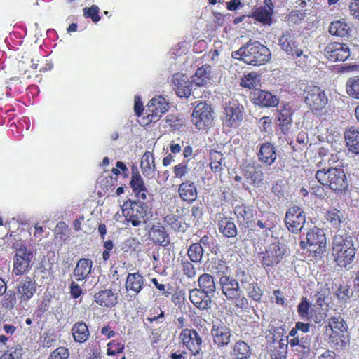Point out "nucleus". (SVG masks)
<instances>
[{
    "label": "nucleus",
    "instance_id": "obj_1",
    "mask_svg": "<svg viewBox=\"0 0 359 359\" xmlns=\"http://www.w3.org/2000/svg\"><path fill=\"white\" fill-rule=\"evenodd\" d=\"M332 255L334 261L340 267H346L355 255V248L350 234L339 229L334 236L332 242Z\"/></svg>",
    "mask_w": 359,
    "mask_h": 359
},
{
    "label": "nucleus",
    "instance_id": "obj_2",
    "mask_svg": "<svg viewBox=\"0 0 359 359\" xmlns=\"http://www.w3.org/2000/svg\"><path fill=\"white\" fill-rule=\"evenodd\" d=\"M232 57L241 60L246 64L259 66L269 61L271 52L266 46L259 41L250 40L237 51L233 52Z\"/></svg>",
    "mask_w": 359,
    "mask_h": 359
},
{
    "label": "nucleus",
    "instance_id": "obj_3",
    "mask_svg": "<svg viewBox=\"0 0 359 359\" xmlns=\"http://www.w3.org/2000/svg\"><path fill=\"white\" fill-rule=\"evenodd\" d=\"M15 255L13 257V266L12 276H21L27 274L32 269L34 259V252L29 250L23 241H17L13 244Z\"/></svg>",
    "mask_w": 359,
    "mask_h": 359
},
{
    "label": "nucleus",
    "instance_id": "obj_4",
    "mask_svg": "<svg viewBox=\"0 0 359 359\" xmlns=\"http://www.w3.org/2000/svg\"><path fill=\"white\" fill-rule=\"evenodd\" d=\"M219 285L222 294L230 302H233L236 307L242 310L249 308L248 299L243 294L239 283L231 276L219 278Z\"/></svg>",
    "mask_w": 359,
    "mask_h": 359
},
{
    "label": "nucleus",
    "instance_id": "obj_5",
    "mask_svg": "<svg viewBox=\"0 0 359 359\" xmlns=\"http://www.w3.org/2000/svg\"><path fill=\"white\" fill-rule=\"evenodd\" d=\"M316 178L321 184L328 186L334 191H341L348 185L344 170L338 167L320 169L316 173Z\"/></svg>",
    "mask_w": 359,
    "mask_h": 359
},
{
    "label": "nucleus",
    "instance_id": "obj_6",
    "mask_svg": "<svg viewBox=\"0 0 359 359\" xmlns=\"http://www.w3.org/2000/svg\"><path fill=\"white\" fill-rule=\"evenodd\" d=\"M122 213L126 222L133 226H138L146 222V219L150 213L147 203L137 201L128 200L124 202L122 206Z\"/></svg>",
    "mask_w": 359,
    "mask_h": 359
},
{
    "label": "nucleus",
    "instance_id": "obj_7",
    "mask_svg": "<svg viewBox=\"0 0 359 359\" xmlns=\"http://www.w3.org/2000/svg\"><path fill=\"white\" fill-rule=\"evenodd\" d=\"M298 36L292 30L283 32L278 39V43L281 49L287 55L293 57L299 66L306 65L308 60V55L298 48L297 39Z\"/></svg>",
    "mask_w": 359,
    "mask_h": 359
},
{
    "label": "nucleus",
    "instance_id": "obj_8",
    "mask_svg": "<svg viewBox=\"0 0 359 359\" xmlns=\"http://www.w3.org/2000/svg\"><path fill=\"white\" fill-rule=\"evenodd\" d=\"M210 336L217 348L227 347L231 341L232 330L226 320L217 319L212 321Z\"/></svg>",
    "mask_w": 359,
    "mask_h": 359
},
{
    "label": "nucleus",
    "instance_id": "obj_9",
    "mask_svg": "<svg viewBox=\"0 0 359 359\" xmlns=\"http://www.w3.org/2000/svg\"><path fill=\"white\" fill-rule=\"evenodd\" d=\"M289 339L283 336V330L276 328L272 337V341H269L268 348L273 359H285L287 353Z\"/></svg>",
    "mask_w": 359,
    "mask_h": 359
},
{
    "label": "nucleus",
    "instance_id": "obj_10",
    "mask_svg": "<svg viewBox=\"0 0 359 359\" xmlns=\"http://www.w3.org/2000/svg\"><path fill=\"white\" fill-rule=\"evenodd\" d=\"M183 347L189 350L192 355L198 357L201 353L202 338L198 332L194 329H184L179 337Z\"/></svg>",
    "mask_w": 359,
    "mask_h": 359
},
{
    "label": "nucleus",
    "instance_id": "obj_11",
    "mask_svg": "<svg viewBox=\"0 0 359 359\" xmlns=\"http://www.w3.org/2000/svg\"><path fill=\"white\" fill-rule=\"evenodd\" d=\"M285 249L279 243H273L268 246L265 252L260 253L261 264L267 269L276 266L283 259Z\"/></svg>",
    "mask_w": 359,
    "mask_h": 359
},
{
    "label": "nucleus",
    "instance_id": "obj_12",
    "mask_svg": "<svg viewBox=\"0 0 359 359\" xmlns=\"http://www.w3.org/2000/svg\"><path fill=\"white\" fill-rule=\"evenodd\" d=\"M306 215L299 206L290 208L285 216V223L287 229L292 233H298L304 227Z\"/></svg>",
    "mask_w": 359,
    "mask_h": 359
},
{
    "label": "nucleus",
    "instance_id": "obj_13",
    "mask_svg": "<svg viewBox=\"0 0 359 359\" xmlns=\"http://www.w3.org/2000/svg\"><path fill=\"white\" fill-rule=\"evenodd\" d=\"M191 121L199 130L205 129L210 126L212 121L210 106L205 102L198 103L192 112Z\"/></svg>",
    "mask_w": 359,
    "mask_h": 359
},
{
    "label": "nucleus",
    "instance_id": "obj_14",
    "mask_svg": "<svg viewBox=\"0 0 359 359\" xmlns=\"http://www.w3.org/2000/svg\"><path fill=\"white\" fill-rule=\"evenodd\" d=\"M324 55L330 61L344 62L349 57L350 50L345 43L333 42L326 46Z\"/></svg>",
    "mask_w": 359,
    "mask_h": 359
},
{
    "label": "nucleus",
    "instance_id": "obj_15",
    "mask_svg": "<svg viewBox=\"0 0 359 359\" xmlns=\"http://www.w3.org/2000/svg\"><path fill=\"white\" fill-rule=\"evenodd\" d=\"M168 102L162 96L155 97L147 104V118L148 122H156L163 114L168 111Z\"/></svg>",
    "mask_w": 359,
    "mask_h": 359
},
{
    "label": "nucleus",
    "instance_id": "obj_16",
    "mask_svg": "<svg viewBox=\"0 0 359 359\" xmlns=\"http://www.w3.org/2000/svg\"><path fill=\"white\" fill-rule=\"evenodd\" d=\"M305 102L312 110H320L327 103L325 93L317 86H309L305 91Z\"/></svg>",
    "mask_w": 359,
    "mask_h": 359
},
{
    "label": "nucleus",
    "instance_id": "obj_17",
    "mask_svg": "<svg viewBox=\"0 0 359 359\" xmlns=\"http://www.w3.org/2000/svg\"><path fill=\"white\" fill-rule=\"evenodd\" d=\"M309 250L315 254H320L325 250L326 238L323 230L314 227L306 233Z\"/></svg>",
    "mask_w": 359,
    "mask_h": 359
},
{
    "label": "nucleus",
    "instance_id": "obj_18",
    "mask_svg": "<svg viewBox=\"0 0 359 359\" xmlns=\"http://www.w3.org/2000/svg\"><path fill=\"white\" fill-rule=\"evenodd\" d=\"M36 291V281L29 276L23 277L17 286V294L20 302H27Z\"/></svg>",
    "mask_w": 359,
    "mask_h": 359
},
{
    "label": "nucleus",
    "instance_id": "obj_19",
    "mask_svg": "<svg viewBox=\"0 0 359 359\" xmlns=\"http://www.w3.org/2000/svg\"><path fill=\"white\" fill-rule=\"evenodd\" d=\"M250 97L256 104L266 107H276L279 103V99L276 95L259 89L252 92Z\"/></svg>",
    "mask_w": 359,
    "mask_h": 359
},
{
    "label": "nucleus",
    "instance_id": "obj_20",
    "mask_svg": "<svg viewBox=\"0 0 359 359\" xmlns=\"http://www.w3.org/2000/svg\"><path fill=\"white\" fill-rule=\"evenodd\" d=\"M224 123L229 127H235L243 119L241 108L236 103L227 105L224 109Z\"/></svg>",
    "mask_w": 359,
    "mask_h": 359
},
{
    "label": "nucleus",
    "instance_id": "obj_21",
    "mask_svg": "<svg viewBox=\"0 0 359 359\" xmlns=\"http://www.w3.org/2000/svg\"><path fill=\"white\" fill-rule=\"evenodd\" d=\"M212 297L205 294L198 288H194L189 292V299L191 302L198 309L208 310L211 308Z\"/></svg>",
    "mask_w": 359,
    "mask_h": 359
},
{
    "label": "nucleus",
    "instance_id": "obj_22",
    "mask_svg": "<svg viewBox=\"0 0 359 359\" xmlns=\"http://www.w3.org/2000/svg\"><path fill=\"white\" fill-rule=\"evenodd\" d=\"M145 279L139 272L129 273L126 277L125 287L127 292H134V297L140 292L144 285ZM130 297L133 295H130Z\"/></svg>",
    "mask_w": 359,
    "mask_h": 359
},
{
    "label": "nucleus",
    "instance_id": "obj_23",
    "mask_svg": "<svg viewBox=\"0 0 359 359\" xmlns=\"http://www.w3.org/2000/svg\"><path fill=\"white\" fill-rule=\"evenodd\" d=\"M172 82L175 86L176 94L180 97H188L191 94V83L187 76L181 73L175 74L172 76Z\"/></svg>",
    "mask_w": 359,
    "mask_h": 359
},
{
    "label": "nucleus",
    "instance_id": "obj_24",
    "mask_svg": "<svg viewBox=\"0 0 359 359\" xmlns=\"http://www.w3.org/2000/svg\"><path fill=\"white\" fill-rule=\"evenodd\" d=\"M177 192L180 198L191 203L195 201L198 196V192L194 182L190 180H186L179 185Z\"/></svg>",
    "mask_w": 359,
    "mask_h": 359
},
{
    "label": "nucleus",
    "instance_id": "obj_25",
    "mask_svg": "<svg viewBox=\"0 0 359 359\" xmlns=\"http://www.w3.org/2000/svg\"><path fill=\"white\" fill-rule=\"evenodd\" d=\"M130 185L133 193L139 199L145 200L147 198L148 191L137 170L135 171L133 170Z\"/></svg>",
    "mask_w": 359,
    "mask_h": 359
},
{
    "label": "nucleus",
    "instance_id": "obj_26",
    "mask_svg": "<svg viewBox=\"0 0 359 359\" xmlns=\"http://www.w3.org/2000/svg\"><path fill=\"white\" fill-rule=\"evenodd\" d=\"M93 261L90 259L82 258L79 259L73 271V276L77 281H82L88 278L91 272Z\"/></svg>",
    "mask_w": 359,
    "mask_h": 359
},
{
    "label": "nucleus",
    "instance_id": "obj_27",
    "mask_svg": "<svg viewBox=\"0 0 359 359\" xmlns=\"http://www.w3.org/2000/svg\"><path fill=\"white\" fill-rule=\"evenodd\" d=\"M257 156L263 163L267 165H272L277 157L275 147L271 143L260 144Z\"/></svg>",
    "mask_w": 359,
    "mask_h": 359
},
{
    "label": "nucleus",
    "instance_id": "obj_28",
    "mask_svg": "<svg viewBox=\"0 0 359 359\" xmlns=\"http://www.w3.org/2000/svg\"><path fill=\"white\" fill-rule=\"evenodd\" d=\"M149 238L154 243L167 246L170 243L168 235L165 228L161 225H154L149 233Z\"/></svg>",
    "mask_w": 359,
    "mask_h": 359
},
{
    "label": "nucleus",
    "instance_id": "obj_29",
    "mask_svg": "<svg viewBox=\"0 0 359 359\" xmlns=\"http://www.w3.org/2000/svg\"><path fill=\"white\" fill-rule=\"evenodd\" d=\"M344 137L348 151L359 154V129L351 127L345 131Z\"/></svg>",
    "mask_w": 359,
    "mask_h": 359
},
{
    "label": "nucleus",
    "instance_id": "obj_30",
    "mask_svg": "<svg viewBox=\"0 0 359 359\" xmlns=\"http://www.w3.org/2000/svg\"><path fill=\"white\" fill-rule=\"evenodd\" d=\"M234 213L237 217L239 224L244 227H248L254 217V210L252 208L245 205H236Z\"/></svg>",
    "mask_w": 359,
    "mask_h": 359
},
{
    "label": "nucleus",
    "instance_id": "obj_31",
    "mask_svg": "<svg viewBox=\"0 0 359 359\" xmlns=\"http://www.w3.org/2000/svg\"><path fill=\"white\" fill-rule=\"evenodd\" d=\"M273 13L271 8L259 6L251 13L250 16L263 25L270 26L273 23Z\"/></svg>",
    "mask_w": 359,
    "mask_h": 359
},
{
    "label": "nucleus",
    "instance_id": "obj_32",
    "mask_svg": "<svg viewBox=\"0 0 359 359\" xmlns=\"http://www.w3.org/2000/svg\"><path fill=\"white\" fill-rule=\"evenodd\" d=\"M351 27L345 19H340L332 21L329 26L330 34L338 37L348 36Z\"/></svg>",
    "mask_w": 359,
    "mask_h": 359
},
{
    "label": "nucleus",
    "instance_id": "obj_33",
    "mask_svg": "<svg viewBox=\"0 0 359 359\" xmlns=\"http://www.w3.org/2000/svg\"><path fill=\"white\" fill-rule=\"evenodd\" d=\"M140 167L144 177L148 179L154 177L156 171L154 158L151 152L146 151L142 156Z\"/></svg>",
    "mask_w": 359,
    "mask_h": 359
},
{
    "label": "nucleus",
    "instance_id": "obj_34",
    "mask_svg": "<svg viewBox=\"0 0 359 359\" xmlns=\"http://www.w3.org/2000/svg\"><path fill=\"white\" fill-rule=\"evenodd\" d=\"M94 298L95 302L102 306L110 307L117 303V296L111 290L100 291Z\"/></svg>",
    "mask_w": 359,
    "mask_h": 359
},
{
    "label": "nucleus",
    "instance_id": "obj_35",
    "mask_svg": "<svg viewBox=\"0 0 359 359\" xmlns=\"http://www.w3.org/2000/svg\"><path fill=\"white\" fill-rule=\"evenodd\" d=\"M230 355L233 359H248L251 355V349L247 343L239 340L232 346Z\"/></svg>",
    "mask_w": 359,
    "mask_h": 359
},
{
    "label": "nucleus",
    "instance_id": "obj_36",
    "mask_svg": "<svg viewBox=\"0 0 359 359\" xmlns=\"http://www.w3.org/2000/svg\"><path fill=\"white\" fill-rule=\"evenodd\" d=\"M198 289L205 294L211 297L214 296L216 290V285L214 278L209 273H203L198 278Z\"/></svg>",
    "mask_w": 359,
    "mask_h": 359
},
{
    "label": "nucleus",
    "instance_id": "obj_37",
    "mask_svg": "<svg viewBox=\"0 0 359 359\" xmlns=\"http://www.w3.org/2000/svg\"><path fill=\"white\" fill-rule=\"evenodd\" d=\"M277 118L279 125L282 127L283 130L288 128V126L292 123V106L289 102H284L280 107V109L277 111Z\"/></svg>",
    "mask_w": 359,
    "mask_h": 359
},
{
    "label": "nucleus",
    "instance_id": "obj_38",
    "mask_svg": "<svg viewBox=\"0 0 359 359\" xmlns=\"http://www.w3.org/2000/svg\"><path fill=\"white\" fill-rule=\"evenodd\" d=\"M71 332L74 341L79 343L85 342L90 336V332L87 325L82 321L74 323L72 327Z\"/></svg>",
    "mask_w": 359,
    "mask_h": 359
},
{
    "label": "nucleus",
    "instance_id": "obj_39",
    "mask_svg": "<svg viewBox=\"0 0 359 359\" xmlns=\"http://www.w3.org/2000/svg\"><path fill=\"white\" fill-rule=\"evenodd\" d=\"M218 227L220 233L227 238H234L237 235V228L231 217H224L219 220Z\"/></svg>",
    "mask_w": 359,
    "mask_h": 359
},
{
    "label": "nucleus",
    "instance_id": "obj_40",
    "mask_svg": "<svg viewBox=\"0 0 359 359\" xmlns=\"http://www.w3.org/2000/svg\"><path fill=\"white\" fill-rule=\"evenodd\" d=\"M243 175L245 178L250 180L257 186H259L264 180V173L259 166L247 165L245 167Z\"/></svg>",
    "mask_w": 359,
    "mask_h": 359
},
{
    "label": "nucleus",
    "instance_id": "obj_41",
    "mask_svg": "<svg viewBox=\"0 0 359 359\" xmlns=\"http://www.w3.org/2000/svg\"><path fill=\"white\" fill-rule=\"evenodd\" d=\"M208 271L217 275L219 278L223 276H229V267L226 263L222 260L212 259L207 265Z\"/></svg>",
    "mask_w": 359,
    "mask_h": 359
},
{
    "label": "nucleus",
    "instance_id": "obj_42",
    "mask_svg": "<svg viewBox=\"0 0 359 359\" xmlns=\"http://www.w3.org/2000/svg\"><path fill=\"white\" fill-rule=\"evenodd\" d=\"M211 67L209 65H203L199 67L192 76V83L197 86L205 85L210 78Z\"/></svg>",
    "mask_w": 359,
    "mask_h": 359
},
{
    "label": "nucleus",
    "instance_id": "obj_43",
    "mask_svg": "<svg viewBox=\"0 0 359 359\" xmlns=\"http://www.w3.org/2000/svg\"><path fill=\"white\" fill-rule=\"evenodd\" d=\"M289 342L292 348H294L296 351L302 353V357L309 355L310 352L311 338H306L304 341H301L293 337L289 340Z\"/></svg>",
    "mask_w": 359,
    "mask_h": 359
},
{
    "label": "nucleus",
    "instance_id": "obj_44",
    "mask_svg": "<svg viewBox=\"0 0 359 359\" xmlns=\"http://www.w3.org/2000/svg\"><path fill=\"white\" fill-rule=\"evenodd\" d=\"M210 165L215 173L220 172L225 166L223 155L217 151H211L210 154Z\"/></svg>",
    "mask_w": 359,
    "mask_h": 359
},
{
    "label": "nucleus",
    "instance_id": "obj_45",
    "mask_svg": "<svg viewBox=\"0 0 359 359\" xmlns=\"http://www.w3.org/2000/svg\"><path fill=\"white\" fill-rule=\"evenodd\" d=\"M326 219L330 223L332 226L338 228L344 221L345 217L341 211L336 208H332L327 212Z\"/></svg>",
    "mask_w": 359,
    "mask_h": 359
},
{
    "label": "nucleus",
    "instance_id": "obj_46",
    "mask_svg": "<svg viewBox=\"0 0 359 359\" xmlns=\"http://www.w3.org/2000/svg\"><path fill=\"white\" fill-rule=\"evenodd\" d=\"M243 289L245 290L247 296L255 302H259L263 295L261 287L255 280L246 285Z\"/></svg>",
    "mask_w": 359,
    "mask_h": 359
},
{
    "label": "nucleus",
    "instance_id": "obj_47",
    "mask_svg": "<svg viewBox=\"0 0 359 359\" xmlns=\"http://www.w3.org/2000/svg\"><path fill=\"white\" fill-rule=\"evenodd\" d=\"M203 248L200 243L191 244L187 251V255L192 262H201L203 255Z\"/></svg>",
    "mask_w": 359,
    "mask_h": 359
},
{
    "label": "nucleus",
    "instance_id": "obj_48",
    "mask_svg": "<svg viewBox=\"0 0 359 359\" xmlns=\"http://www.w3.org/2000/svg\"><path fill=\"white\" fill-rule=\"evenodd\" d=\"M348 95L355 99H359V76L349 78L346 83Z\"/></svg>",
    "mask_w": 359,
    "mask_h": 359
},
{
    "label": "nucleus",
    "instance_id": "obj_49",
    "mask_svg": "<svg viewBox=\"0 0 359 359\" xmlns=\"http://www.w3.org/2000/svg\"><path fill=\"white\" fill-rule=\"evenodd\" d=\"M234 280H237L238 283H241L243 288L252 283L255 279L247 270L242 268H238L235 271Z\"/></svg>",
    "mask_w": 359,
    "mask_h": 359
},
{
    "label": "nucleus",
    "instance_id": "obj_50",
    "mask_svg": "<svg viewBox=\"0 0 359 359\" xmlns=\"http://www.w3.org/2000/svg\"><path fill=\"white\" fill-rule=\"evenodd\" d=\"M329 326L333 333H344L347 330V325L341 316H334L330 318Z\"/></svg>",
    "mask_w": 359,
    "mask_h": 359
},
{
    "label": "nucleus",
    "instance_id": "obj_51",
    "mask_svg": "<svg viewBox=\"0 0 359 359\" xmlns=\"http://www.w3.org/2000/svg\"><path fill=\"white\" fill-rule=\"evenodd\" d=\"M164 222L170 226L175 231H184L187 229L186 224L177 215H168L164 217Z\"/></svg>",
    "mask_w": 359,
    "mask_h": 359
},
{
    "label": "nucleus",
    "instance_id": "obj_52",
    "mask_svg": "<svg viewBox=\"0 0 359 359\" xmlns=\"http://www.w3.org/2000/svg\"><path fill=\"white\" fill-rule=\"evenodd\" d=\"M181 271L188 279L193 280L196 278V270L193 262L188 259H182L180 265Z\"/></svg>",
    "mask_w": 359,
    "mask_h": 359
},
{
    "label": "nucleus",
    "instance_id": "obj_53",
    "mask_svg": "<svg viewBox=\"0 0 359 359\" xmlns=\"http://www.w3.org/2000/svg\"><path fill=\"white\" fill-rule=\"evenodd\" d=\"M276 215H270L266 217H263L261 219L257 220V226L266 232L271 231V229L275 226Z\"/></svg>",
    "mask_w": 359,
    "mask_h": 359
},
{
    "label": "nucleus",
    "instance_id": "obj_54",
    "mask_svg": "<svg viewBox=\"0 0 359 359\" xmlns=\"http://www.w3.org/2000/svg\"><path fill=\"white\" fill-rule=\"evenodd\" d=\"M198 243L201 244L203 248H206L211 252H214L215 254H217L219 250L218 245L216 243V240L212 236H203L201 238Z\"/></svg>",
    "mask_w": 359,
    "mask_h": 359
},
{
    "label": "nucleus",
    "instance_id": "obj_55",
    "mask_svg": "<svg viewBox=\"0 0 359 359\" xmlns=\"http://www.w3.org/2000/svg\"><path fill=\"white\" fill-rule=\"evenodd\" d=\"M258 82V75L256 73L250 72L241 79V85L245 88H253L256 87Z\"/></svg>",
    "mask_w": 359,
    "mask_h": 359
},
{
    "label": "nucleus",
    "instance_id": "obj_56",
    "mask_svg": "<svg viewBox=\"0 0 359 359\" xmlns=\"http://www.w3.org/2000/svg\"><path fill=\"white\" fill-rule=\"evenodd\" d=\"M311 304L306 297H302L300 303L297 306V312L299 316L303 320H308L310 318L309 309Z\"/></svg>",
    "mask_w": 359,
    "mask_h": 359
},
{
    "label": "nucleus",
    "instance_id": "obj_57",
    "mask_svg": "<svg viewBox=\"0 0 359 359\" xmlns=\"http://www.w3.org/2000/svg\"><path fill=\"white\" fill-rule=\"evenodd\" d=\"M107 354L109 356H114L123 351L125 346L119 341L114 340L107 344Z\"/></svg>",
    "mask_w": 359,
    "mask_h": 359
},
{
    "label": "nucleus",
    "instance_id": "obj_58",
    "mask_svg": "<svg viewBox=\"0 0 359 359\" xmlns=\"http://www.w3.org/2000/svg\"><path fill=\"white\" fill-rule=\"evenodd\" d=\"M22 348L16 346L6 351L0 359H22Z\"/></svg>",
    "mask_w": 359,
    "mask_h": 359
},
{
    "label": "nucleus",
    "instance_id": "obj_59",
    "mask_svg": "<svg viewBox=\"0 0 359 359\" xmlns=\"http://www.w3.org/2000/svg\"><path fill=\"white\" fill-rule=\"evenodd\" d=\"M83 15L87 18H91L93 22H97L100 20L99 15L100 8L97 6L93 5L90 8H84L83 9Z\"/></svg>",
    "mask_w": 359,
    "mask_h": 359
},
{
    "label": "nucleus",
    "instance_id": "obj_60",
    "mask_svg": "<svg viewBox=\"0 0 359 359\" xmlns=\"http://www.w3.org/2000/svg\"><path fill=\"white\" fill-rule=\"evenodd\" d=\"M69 352L67 348L58 347L51 352L48 359H68Z\"/></svg>",
    "mask_w": 359,
    "mask_h": 359
},
{
    "label": "nucleus",
    "instance_id": "obj_61",
    "mask_svg": "<svg viewBox=\"0 0 359 359\" xmlns=\"http://www.w3.org/2000/svg\"><path fill=\"white\" fill-rule=\"evenodd\" d=\"M16 304L15 294L13 292L9 291L7 292L1 301L2 306L11 309L14 307Z\"/></svg>",
    "mask_w": 359,
    "mask_h": 359
},
{
    "label": "nucleus",
    "instance_id": "obj_62",
    "mask_svg": "<svg viewBox=\"0 0 359 359\" xmlns=\"http://www.w3.org/2000/svg\"><path fill=\"white\" fill-rule=\"evenodd\" d=\"M140 245V242L135 238H128L122 243V250L125 252L135 251Z\"/></svg>",
    "mask_w": 359,
    "mask_h": 359
},
{
    "label": "nucleus",
    "instance_id": "obj_63",
    "mask_svg": "<svg viewBox=\"0 0 359 359\" xmlns=\"http://www.w3.org/2000/svg\"><path fill=\"white\" fill-rule=\"evenodd\" d=\"M310 325L302 322H297L295 327L290 332V336H295L297 334H306L310 330Z\"/></svg>",
    "mask_w": 359,
    "mask_h": 359
},
{
    "label": "nucleus",
    "instance_id": "obj_64",
    "mask_svg": "<svg viewBox=\"0 0 359 359\" xmlns=\"http://www.w3.org/2000/svg\"><path fill=\"white\" fill-rule=\"evenodd\" d=\"M325 161H327L329 167H333L332 165L341 168L343 167V163L341 161V154L339 152L329 154L328 158H326Z\"/></svg>",
    "mask_w": 359,
    "mask_h": 359
}]
</instances>
